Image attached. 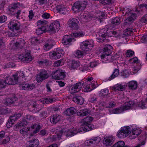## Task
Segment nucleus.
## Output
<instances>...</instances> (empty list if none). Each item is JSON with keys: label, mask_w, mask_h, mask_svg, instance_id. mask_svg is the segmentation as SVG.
Masks as SVG:
<instances>
[{"label": "nucleus", "mask_w": 147, "mask_h": 147, "mask_svg": "<svg viewBox=\"0 0 147 147\" xmlns=\"http://www.w3.org/2000/svg\"><path fill=\"white\" fill-rule=\"evenodd\" d=\"M78 132L77 128H74V127H71L70 129H68L65 127L60 131L59 133L57 135V139L60 140L61 137L64 136H65L67 137H71L76 134Z\"/></svg>", "instance_id": "obj_1"}, {"label": "nucleus", "mask_w": 147, "mask_h": 147, "mask_svg": "<svg viewBox=\"0 0 147 147\" xmlns=\"http://www.w3.org/2000/svg\"><path fill=\"white\" fill-rule=\"evenodd\" d=\"M65 54L64 51L61 48L56 49L54 51L49 52L50 58L52 59H57L63 56Z\"/></svg>", "instance_id": "obj_2"}, {"label": "nucleus", "mask_w": 147, "mask_h": 147, "mask_svg": "<svg viewBox=\"0 0 147 147\" xmlns=\"http://www.w3.org/2000/svg\"><path fill=\"white\" fill-rule=\"evenodd\" d=\"M87 4V2L85 1L76 2L73 5L72 9L75 13L79 12L84 10Z\"/></svg>", "instance_id": "obj_3"}, {"label": "nucleus", "mask_w": 147, "mask_h": 147, "mask_svg": "<svg viewBox=\"0 0 147 147\" xmlns=\"http://www.w3.org/2000/svg\"><path fill=\"white\" fill-rule=\"evenodd\" d=\"M130 131L129 127L126 126L122 127L117 133V135L119 138H124L128 136Z\"/></svg>", "instance_id": "obj_4"}, {"label": "nucleus", "mask_w": 147, "mask_h": 147, "mask_svg": "<svg viewBox=\"0 0 147 147\" xmlns=\"http://www.w3.org/2000/svg\"><path fill=\"white\" fill-rule=\"evenodd\" d=\"M52 74V78L56 80L63 79L66 76L65 71L61 69L53 72Z\"/></svg>", "instance_id": "obj_5"}, {"label": "nucleus", "mask_w": 147, "mask_h": 147, "mask_svg": "<svg viewBox=\"0 0 147 147\" xmlns=\"http://www.w3.org/2000/svg\"><path fill=\"white\" fill-rule=\"evenodd\" d=\"M93 46V41L91 40L82 42L81 44L80 48L84 51H87L89 50H91Z\"/></svg>", "instance_id": "obj_6"}, {"label": "nucleus", "mask_w": 147, "mask_h": 147, "mask_svg": "<svg viewBox=\"0 0 147 147\" xmlns=\"http://www.w3.org/2000/svg\"><path fill=\"white\" fill-rule=\"evenodd\" d=\"M115 138L112 135H110L105 136L103 140V144L105 146H109L114 142Z\"/></svg>", "instance_id": "obj_7"}, {"label": "nucleus", "mask_w": 147, "mask_h": 147, "mask_svg": "<svg viewBox=\"0 0 147 147\" xmlns=\"http://www.w3.org/2000/svg\"><path fill=\"white\" fill-rule=\"evenodd\" d=\"M20 26V22L15 20H11L8 24V28L12 31L19 30Z\"/></svg>", "instance_id": "obj_8"}, {"label": "nucleus", "mask_w": 147, "mask_h": 147, "mask_svg": "<svg viewBox=\"0 0 147 147\" xmlns=\"http://www.w3.org/2000/svg\"><path fill=\"white\" fill-rule=\"evenodd\" d=\"M67 24L69 26L73 29H77L79 27V22L76 18H71L68 21Z\"/></svg>", "instance_id": "obj_9"}, {"label": "nucleus", "mask_w": 147, "mask_h": 147, "mask_svg": "<svg viewBox=\"0 0 147 147\" xmlns=\"http://www.w3.org/2000/svg\"><path fill=\"white\" fill-rule=\"evenodd\" d=\"M18 59L25 63H29L32 59L30 54L29 53H27L24 54H21L18 57Z\"/></svg>", "instance_id": "obj_10"}, {"label": "nucleus", "mask_w": 147, "mask_h": 147, "mask_svg": "<svg viewBox=\"0 0 147 147\" xmlns=\"http://www.w3.org/2000/svg\"><path fill=\"white\" fill-rule=\"evenodd\" d=\"M60 23L58 22H54L49 26L48 30L53 33L58 31L59 29Z\"/></svg>", "instance_id": "obj_11"}, {"label": "nucleus", "mask_w": 147, "mask_h": 147, "mask_svg": "<svg viewBox=\"0 0 147 147\" xmlns=\"http://www.w3.org/2000/svg\"><path fill=\"white\" fill-rule=\"evenodd\" d=\"M48 77L47 71L43 70L37 75L36 80L38 82H40L47 79Z\"/></svg>", "instance_id": "obj_12"}, {"label": "nucleus", "mask_w": 147, "mask_h": 147, "mask_svg": "<svg viewBox=\"0 0 147 147\" xmlns=\"http://www.w3.org/2000/svg\"><path fill=\"white\" fill-rule=\"evenodd\" d=\"M21 88L24 90H31L35 88V85L33 83H26L23 82L20 84Z\"/></svg>", "instance_id": "obj_13"}, {"label": "nucleus", "mask_w": 147, "mask_h": 147, "mask_svg": "<svg viewBox=\"0 0 147 147\" xmlns=\"http://www.w3.org/2000/svg\"><path fill=\"white\" fill-rule=\"evenodd\" d=\"M84 83L80 82L74 84L71 88L70 92L71 93H76L80 90L82 88Z\"/></svg>", "instance_id": "obj_14"}, {"label": "nucleus", "mask_w": 147, "mask_h": 147, "mask_svg": "<svg viewBox=\"0 0 147 147\" xmlns=\"http://www.w3.org/2000/svg\"><path fill=\"white\" fill-rule=\"evenodd\" d=\"M141 132L140 129L139 128H134L130 132L129 138L130 139H133L136 138Z\"/></svg>", "instance_id": "obj_15"}, {"label": "nucleus", "mask_w": 147, "mask_h": 147, "mask_svg": "<svg viewBox=\"0 0 147 147\" xmlns=\"http://www.w3.org/2000/svg\"><path fill=\"white\" fill-rule=\"evenodd\" d=\"M101 38L104 39V38L107 36H114L115 37H117L120 36V34L115 31H110L109 30H107L106 34H101Z\"/></svg>", "instance_id": "obj_16"}, {"label": "nucleus", "mask_w": 147, "mask_h": 147, "mask_svg": "<svg viewBox=\"0 0 147 147\" xmlns=\"http://www.w3.org/2000/svg\"><path fill=\"white\" fill-rule=\"evenodd\" d=\"M56 10L59 13L65 14L69 11V8L64 5H57L56 7Z\"/></svg>", "instance_id": "obj_17"}, {"label": "nucleus", "mask_w": 147, "mask_h": 147, "mask_svg": "<svg viewBox=\"0 0 147 147\" xmlns=\"http://www.w3.org/2000/svg\"><path fill=\"white\" fill-rule=\"evenodd\" d=\"M100 140L99 137H93L91 139L86 140L85 144L86 146H89L91 144H96L100 141Z\"/></svg>", "instance_id": "obj_18"}, {"label": "nucleus", "mask_w": 147, "mask_h": 147, "mask_svg": "<svg viewBox=\"0 0 147 147\" xmlns=\"http://www.w3.org/2000/svg\"><path fill=\"white\" fill-rule=\"evenodd\" d=\"M55 43V41L52 39H49L45 43L43 49L46 51H48L51 49Z\"/></svg>", "instance_id": "obj_19"}, {"label": "nucleus", "mask_w": 147, "mask_h": 147, "mask_svg": "<svg viewBox=\"0 0 147 147\" xmlns=\"http://www.w3.org/2000/svg\"><path fill=\"white\" fill-rule=\"evenodd\" d=\"M94 128V125L92 124H82L81 127L80 129V130L78 131H87L91 130Z\"/></svg>", "instance_id": "obj_20"}, {"label": "nucleus", "mask_w": 147, "mask_h": 147, "mask_svg": "<svg viewBox=\"0 0 147 147\" xmlns=\"http://www.w3.org/2000/svg\"><path fill=\"white\" fill-rule=\"evenodd\" d=\"M120 11L122 13V14L123 16H128L131 12V9L127 7H121L120 8Z\"/></svg>", "instance_id": "obj_21"}, {"label": "nucleus", "mask_w": 147, "mask_h": 147, "mask_svg": "<svg viewBox=\"0 0 147 147\" xmlns=\"http://www.w3.org/2000/svg\"><path fill=\"white\" fill-rule=\"evenodd\" d=\"M112 50V46L109 45L107 44L105 45L103 49V52L105 55H109L111 53Z\"/></svg>", "instance_id": "obj_22"}, {"label": "nucleus", "mask_w": 147, "mask_h": 147, "mask_svg": "<svg viewBox=\"0 0 147 147\" xmlns=\"http://www.w3.org/2000/svg\"><path fill=\"white\" fill-rule=\"evenodd\" d=\"M95 17L94 18L97 19L100 22L102 21V20L104 18L105 16V13L103 12L100 11H98L95 13Z\"/></svg>", "instance_id": "obj_23"}, {"label": "nucleus", "mask_w": 147, "mask_h": 147, "mask_svg": "<svg viewBox=\"0 0 147 147\" xmlns=\"http://www.w3.org/2000/svg\"><path fill=\"white\" fill-rule=\"evenodd\" d=\"M134 104V101H130L126 102L124 105L121 106V107L124 111L130 109Z\"/></svg>", "instance_id": "obj_24"}, {"label": "nucleus", "mask_w": 147, "mask_h": 147, "mask_svg": "<svg viewBox=\"0 0 147 147\" xmlns=\"http://www.w3.org/2000/svg\"><path fill=\"white\" fill-rule=\"evenodd\" d=\"M72 41L71 37L68 35L64 36L62 39V43L63 45H69Z\"/></svg>", "instance_id": "obj_25"}, {"label": "nucleus", "mask_w": 147, "mask_h": 147, "mask_svg": "<svg viewBox=\"0 0 147 147\" xmlns=\"http://www.w3.org/2000/svg\"><path fill=\"white\" fill-rule=\"evenodd\" d=\"M101 61L103 63H106L111 61V57L109 55L103 54L101 55Z\"/></svg>", "instance_id": "obj_26"}, {"label": "nucleus", "mask_w": 147, "mask_h": 147, "mask_svg": "<svg viewBox=\"0 0 147 147\" xmlns=\"http://www.w3.org/2000/svg\"><path fill=\"white\" fill-rule=\"evenodd\" d=\"M77 111L74 108L71 107L68 108L64 112L66 115H73L77 112Z\"/></svg>", "instance_id": "obj_27"}, {"label": "nucleus", "mask_w": 147, "mask_h": 147, "mask_svg": "<svg viewBox=\"0 0 147 147\" xmlns=\"http://www.w3.org/2000/svg\"><path fill=\"white\" fill-rule=\"evenodd\" d=\"M30 108H33V109L32 110V111L35 112H38L41 109L40 106L37 105L35 102H33L32 104L30 106Z\"/></svg>", "instance_id": "obj_28"}, {"label": "nucleus", "mask_w": 147, "mask_h": 147, "mask_svg": "<svg viewBox=\"0 0 147 147\" xmlns=\"http://www.w3.org/2000/svg\"><path fill=\"white\" fill-rule=\"evenodd\" d=\"M126 87L125 85L118 84L113 87V89L115 90L122 91L125 89Z\"/></svg>", "instance_id": "obj_29"}, {"label": "nucleus", "mask_w": 147, "mask_h": 147, "mask_svg": "<svg viewBox=\"0 0 147 147\" xmlns=\"http://www.w3.org/2000/svg\"><path fill=\"white\" fill-rule=\"evenodd\" d=\"M12 77L13 78H15V80L16 79L18 82L19 79L22 78H23L24 77V73L23 71H20L17 73L16 74L13 75Z\"/></svg>", "instance_id": "obj_30"}, {"label": "nucleus", "mask_w": 147, "mask_h": 147, "mask_svg": "<svg viewBox=\"0 0 147 147\" xmlns=\"http://www.w3.org/2000/svg\"><path fill=\"white\" fill-rule=\"evenodd\" d=\"M60 117L58 115H54L50 117V121L52 123H56L60 120Z\"/></svg>", "instance_id": "obj_31"}, {"label": "nucleus", "mask_w": 147, "mask_h": 147, "mask_svg": "<svg viewBox=\"0 0 147 147\" xmlns=\"http://www.w3.org/2000/svg\"><path fill=\"white\" fill-rule=\"evenodd\" d=\"M18 42L14 44V46L16 48H21L24 46L25 41L23 39H20L18 40Z\"/></svg>", "instance_id": "obj_32"}, {"label": "nucleus", "mask_w": 147, "mask_h": 147, "mask_svg": "<svg viewBox=\"0 0 147 147\" xmlns=\"http://www.w3.org/2000/svg\"><path fill=\"white\" fill-rule=\"evenodd\" d=\"M90 112V111L87 109H86L80 110L77 112V114L80 116H84L88 115Z\"/></svg>", "instance_id": "obj_33"}, {"label": "nucleus", "mask_w": 147, "mask_h": 147, "mask_svg": "<svg viewBox=\"0 0 147 147\" xmlns=\"http://www.w3.org/2000/svg\"><path fill=\"white\" fill-rule=\"evenodd\" d=\"M73 100L77 104L80 105L82 104L84 102V98L79 96L73 97Z\"/></svg>", "instance_id": "obj_34"}, {"label": "nucleus", "mask_w": 147, "mask_h": 147, "mask_svg": "<svg viewBox=\"0 0 147 147\" xmlns=\"http://www.w3.org/2000/svg\"><path fill=\"white\" fill-rule=\"evenodd\" d=\"M93 120L92 117L90 116H88L82 119L81 121V123L82 124H90L89 123Z\"/></svg>", "instance_id": "obj_35"}, {"label": "nucleus", "mask_w": 147, "mask_h": 147, "mask_svg": "<svg viewBox=\"0 0 147 147\" xmlns=\"http://www.w3.org/2000/svg\"><path fill=\"white\" fill-rule=\"evenodd\" d=\"M128 86L129 89L135 90L137 87V83L136 81H131L129 82Z\"/></svg>", "instance_id": "obj_36"}, {"label": "nucleus", "mask_w": 147, "mask_h": 147, "mask_svg": "<svg viewBox=\"0 0 147 147\" xmlns=\"http://www.w3.org/2000/svg\"><path fill=\"white\" fill-rule=\"evenodd\" d=\"M29 143V145L28 147H37L39 144V142L37 139L30 141Z\"/></svg>", "instance_id": "obj_37"}, {"label": "nucleus", "mask_w": 147, "mask_h": 147, "mask_svg": "<svg viewBox=\"0 0 147 147\" xmlns=\"http://www.w3.org/2000/svg\"><path fill=\"white\" fill-rule=\"evenodd\" d=\"M7 79L6 80H5L6 84L14 85L18 82L16 79L15 80V78H13L14 80H13L12 79L9 77H7Z\"/></svg>", "instance_id": "obj_38"}, {"label": "nucleus", "mask_w": 147, "mask_h": 147, "mask_svg": "<svg viewBox=\"0 0 147 147\" xmlns=\"http://www.w3.org/2000/svg\"><path fill=\"white\" fill-rule=\"evenodd\" d=\"M46 28L45 26H43L38 28L36 30V33L38 35H40L46 31Z\"/></svg>", "instance_id": "obj_39"}, {"label": "nucleus", "mask_w": 147, "mask_h": 147, "mask_svg": "<svg viewBox=\"0 0 147 147\" xmlns=\"http://www.w3.org/2000/svg\"><path fill=\"white\" fill-rule=\"evenodd\" d=\"M129 15V16H127L128 17L126 19V20L129 22H133L136 19L137 15L135 13H131Z\"/></svg>", "instance_id": "obj_40"}, {"label": "nucleus", "mask_w": 147, "mask_h": 147, "mask_svg": "<svg viewBox=\"0 0 147 147\" xmlns=\"http://www.w3.org/2000/svg\"><path fill=\"white\" fill-rule=\"evenodd\" d=\"M80 63L79 62L73 61L69 67L70 68L71 70L76 69L78 67L80 66Z\"/></svg>", "instance_id": "obj_41"}, {"label": "nucleus", "mask_w": 147, "mask_h": 147, "mask_svg": "<svg viewBox=\"0 0 147 147\" xmlns=\"http://www.w3.org/2000/svg\"><path fill=\"white\" fill-rule=\"evenodd\" d=\"M42 126L39 124H36L31 126V128L34 129L33 131V134H35L37 133L41 128Z\"/></svg>", "instance_id": "obj_42"}, {"label": "nucleus", "mask_w": 147, "mask_h": 147, "mask_svg": "<svg viewBox=\"0 0 147 147\" xmlns=\"http://www.w3.org/2000/svg\"><path fill=\"white\" fill-rule=\"evenodd\" d=\"M28 124L27 122L25 120H23L20 121V123H17L15 125V127L16 128H19L22 126H25Z\"/></svg>", "instance_id": "obj_43"}, {"label": "nucleus", "mask_w": 147, "mask_h": 147, "mask_svg": "<svg viewBox=\"0 0 147 147\" xmlns=\"http://www.w3.org/2000/svg\"><path fill=\"white\" fill-rule=\"evenodd\" d=\"M21 115H22L20 113H18L11 117L9 119L14 123L15 121H16L20 117Z\"/></svg>", "instance_id": "obj_44"}, {"label": "nucleus", "mask_w": 147, "mask_h": 147, "mask_svg": "<svg viewBox=\"0 0 147 147\" xmlns=\"http://www.w3.org/2000/svg\"><path fill=\"white\" fill-rule=\"evenodd\" d=\"M109 93L108 89L105 88L101 90L100 91V95L104 97L107 98Z\"/></svg>", "instance_id": "obj_45"}, {"label": "nucleus", "mask_w": 147, "mask_h": 147, "mask_svg": "<svg viewBox=\"0 0 147 147\" xmlns=\"http://www.w3.org/2000/svg\"><path fill=\"white\" fill-rule=\"evenodd\" d=\"M84 32L82 31L75 32L73 34V36L76 38L84 36L85 35Z\"/></svg>", "instance_id": "obj_46"}, {"label": "nucleus", "mask_w": 147, "mask_h": 147, "mask_svg": "<svg viewBox=\"0 0 147 147\" xmlns=\"http://www.w3.org/2000/svg\"><path fill=\"white\" fill-rule=\"evenodd\" d=\"M119 70L117 69H115L113 73L112 74L110 77V79L112 80L115 78L117 77L119 75Z\"/></svg>", "instance_id": "obj_47"}, {"label": "nucleus", "mask_w": 147, "mask_h": 147, "mask_svg": "<svg viewBox=\"0 0 147 147\" xmlns=\"http://www.w3.org/2000/svg\"><path fill=\"white\" fill-rule=\"evenodd\" d=\"M111 22L112 24L115 25H118L120 22V19L118 17H116L112 20Z\"/></svg>", "instance_id": "obj_48"}, {"label": "nucleus", "mask_w": 147, "mask_h": 147, "mask_svg": "<svg viewBox=\"0 0 147 147\" xmlns=\"http://www.w3.org/2000/svg\"><path fill=\"white\" fill-rule=\"evenodd\" d=\"M121 76L124 78L128 77L130 74L129 72L126 69L123 70L121 72Z\"/></svg>", "instance_id": "obj_49"}, {"label": "nucleus", "mask_w": 147, "mask_h": 147, "mask_svg": "<svg viewBox=\"0 0 147 147\" xmlns=\"http://www.w3.org/2000/svg\"><path fill=\"white\" fill-rule=\"evenodd\" d=\"M123 112V110L121 107L119 108H116L113 109L112 110V113L113 114L120 113Z\"/></svg>", "instance_id": "obj_50"}, {"label": "nucleus", "mask_w": 147, "mask_h": 147, "mask_svg": "<svg viewBox=\"0 0 147 147\" xmlns=\"http://www.w3.org/2000/svg\"><path fill=\"white\" fill-rule=\"evenodd\" d=\"M146 103L145 102L141 101L139 102L137 105V107H139L140 108L144 109L146 108Z\"/></svg>", "instance_id": "obj_51"}, {"label": "nucleus", "mask_w": 147, "mask_h": 147, "mask_svg": "<svg viewBox=\"0 0 147 147\" xmlns=\"http://www.w3.org/2000/svg\"><path fill=\"white\" fill-rule=\"evenodd\" d=\"M47 24V22L45 20H40L36 23L37 26H44Z\"/></svg>", "instance_id": "obj_52"}, {"label": "nucleus", "mask_w": 147, "mask_h": 147, "mask_svg": "<svg viewBox=\"0 0 147 147\" xmlns=\"http://www.w3.org/2000/svg\"><path fill=\"white\" fill-rule=\"evenodd\" d=\"M17 98L16 97H13L11 98H8L7 99L6 102L8 105L13 103L17 100Z\"/></svg>", "instance_id": "obj_53"}, {"label": "nucleus", "mask_w": 147, "mask_h": 147, "mask_svg": "<svg viewBox=\"0 0 147 147\" xmlns=\"http://www.w3.org/2000/svg\"><path fill=\"white\" fill-rule=\"evenodd\" d=\"M62 60H60L56 61L53 63V66L55 67H57L60 66H62L63 64V62Z\"/></svg>", "instance_id": "obj_54"}, {"label": "nucleus", "mask_w": 147, "mask_h": 147, "mask_svg": "<svg viewBox=\"0 0 147 147\" xmlns=\"http://www.w3.org/2000/svg\"><path fill=\"white\" fill-rule=\"evenodd\" d=\"M80 70L82 72H84L87 71L89 69V67L88 65L86 64L84 65H81L79 68Z\"/></svg>", "instance_id": "obj_55"}, {"label": "nucleus", "mask_w": 147, "mask_h": 147, "mask_svg": "<svg viewBox=\"0 0 147 147\" xmlns=\"http://www.w3.org/2000/svg\"><path fill=\"white\" fill-rule=\"evenodd\" d=\"M86 84L87 85L85 86L84 91L85 92H89L92 91V90L90 84Z\"/></svg>", "instance_id": "obj_56"}, {"label": "nucleus", "mask_w": 147, "mask_h": 147, "mask_svg": "<svg viewBox=\"0 0 147 147\" xmlns=\"http://www.w3.org/2000/svg\"><path fill=\"white\" fill-rule=\"evenodd\" d=\"M83 55V52L80 50L76 51L75 53V57L80 58L82 57Z\"/></svg>", "instance_id": "obj_57"}, {"label": "nucleus", "mask_w": 147, "mask_h": 147, "mask_svg": "<svg viewBox=\"0 0 147 147\" xmlns=\"http://www.w3.org/2000/svg\"><path fill=\"white\" fill-rule=\"evenodd\" d=\"M30 128L28 127L26 128H23L20 130V133L23 135L26 134H27L28 131L30 130Z\"/></svg>", "instance_id": "obj_58"}, {"label": "nucleus", "mask_w": 147, "mask_h": 147, "mask_svg": "<svg viewBox=\"0 0 147 147\" xmlns=\"http://www.w3.org/2000/svg\"><path fill=\"white\" fill-rule=\"evenodd\" d=\"M54 99V98H44L43 101L46 103H49L53 102Z\"/></svg>", "instance_id": "obj_59"}, {"label": "nucleus", "mask_w": 147, "mask_h": 147, "mask_svg": "<svg viewBox=\"0 0 147 147\" xmlns=\"http://www.w3.org/2000/svg\"><path fill=\"white\" fill-rule=\"evenodd\" d=\"M10 139L8 136H6L3 140L2 141L1 144H6L10 141Z\"/></svg>", "instance_id": "obj_60"}, {"label": "nucleus", "mask_w": 147, "mask_h": 147, "mask_svg": "<svg viewBox=\"0 0 147 147\" xmlns=\"http://www.w3.org/2000/svg\"><path fill=\"white\" fill-rule=\"evenodd\" d=\"M6 84L5 80H0V89H1L5 87Z\"/></svg>", "instance_id": "obj_61"}, {"label": "nucleus", "mask_w": 147, "mask_h": 147, "mask_svg": "<svg viewBox=\"0 0 147 147\" xmlns=\"http://www.w3.org/2000/svg\"><path fill=\"white\" fill-rule=\"evenodd\" d=\"M7 17L5 16H0V23L5 22L7 20Z\"/></svg>", "instance_id": "obj_62"}, {"label": "nucleus", "mask_w": 147, "mask_h": 147, "mask_svg": "<svg viewBox=\"0 0 147 147\" xmlns=\"http://www.w3.org/2000/svg\"><path fill=\"white\" fill-rule=\"evenodd\" d=\"M142 23H146L147 22V14L143 16L140 20Z\"/></svg>", "instance_id": "obj_63"}, {"label": "nucleus", "mask_w": 147, "mask_h": 147, "mask_svg": "<svg viewBox=\"0 0 147 147\" xmlns=\"http://www.w3.org/2000/svg\"><path fill=\"white\" fill-rule=\"evenodd\" d=\"M118 147H123L124 145V142L123 141H119L115 143Z\"/></svg>", "instance_id": "obj_64"}]
</instances>
